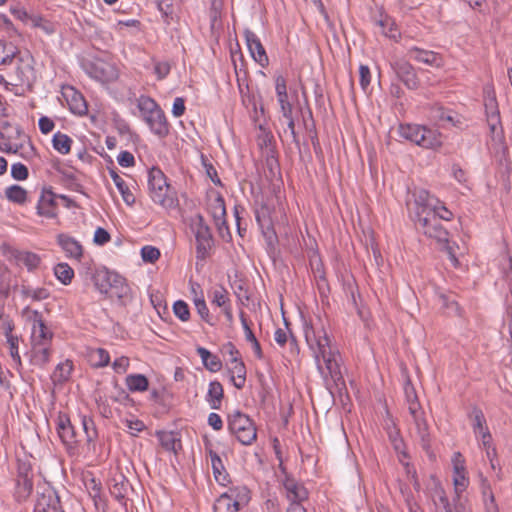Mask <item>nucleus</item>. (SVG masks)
Listing matches in <instances>:
<instances>
[{
    "instance_id": "obj_31",
    "label": "nucleus",
    "mask_w": 512,
    "mask_h": 512,
    "mask_svg": "<svg viewBox=\"0 0 512 512\" xmlns=\"http://www.w3.org/2000/svg\"><path fill=\"white\" fill-rule=\"evenodd\" d=\"M14 289H18L24 300L31 299L32 301L39 302L50 297V291L45 287L34 288L29 284L22 283L19 287L15 286Z\"/></svg>"
},
{
    "instance_id": "obj_4",
    "label": "nucleus",
    "mask_w": 512,
    "mask_h": 512,
    "mask_svg": "<svg viewBox=\"0 0 512 512\" xmlns=\"http://www.w3.org/2000/svg\"><path fill=\"white\" fill-rule=\"evenodd\" d=\"M229 432L245 446L252 445L257 439V428L254 421L246 414L235 410L228 414Z\"/></svg>"
},
{
    "instance_id": "obj_34",
    "label": "nucleus",
    "mask_w": 512,
    "mask_h": 512,
    "mask_svg": "<svg viewBox=\"0 0 512 512\" xmlns=\"http://www.w3.org/2000/svg\"><path fill=\"white\" fill-rule=\"evenodd\" d=\"M375 24L381 28V32L384 36L393 40H397L400 37L396 23L389 15L380 12L379 18L375 19Z\"/></svg>"
},
{
    "instance_id": "obj_29",
    "label": "nucleus",
    "mask_w": 512,
    "mask_h": 512,
    "mask_svg": "<svg viewBox=\"0 0 512 512\" xmlns=\"http://www.w3.org/2000/svg\"><path fill=\"white\" fill-rule=\"evenodd\" d=\"M32 320H33V342L35 340H38L40 342H44L49 345V342L51 341L53 337V333L49 330V328L46 326L42 314L34 310L32 312Z\"/></svg>"
},
{
    "instance_id": "obj_44",
    "label": "nucleus",
    "mask_w": 512,
    "mask_h": 512,
    "mask_svg": "<svg viewBox=\"0 0 512 512\" xmlns=\"http://www.w3.org/2000/svg\"><path fill=\"white\" fill-rule=\"evenodd\" d=\"M33 491V478L16 479L14 497L17 502L26 501Z\"/></svg>"
},
{
    "instance_id": "obj_8",
    "label": "nucleus",
    "mask_w": 512,
    "mask_h": 512,
    "mask_svg": "<svg viewBox=\"0 0 512 512\" xmlns=\"http://www.w3.org/2000/svg\"><path fill=\"white\" fill-rule=\"evenodd\" d=\"M85 72L91 77L102 83L114 81L118 77L116 68L103 60L85 61L82 64Z\"/></svg>"
},
{
    "instance_id": "obj_57",
    "label": "nucleus",
    "mask_w": 512,
    "mask_h": 512,
    "mask_svg": "<svg viewBox=\"0 0 512 512\" xmlns=\"http://www.w3.org/2000/svg\"><path fill=\"white\" fill-rule=\"evenodd\" d=\"M157 8L161 12L164 21L170 24L173 19L174 8L171 0H156Z\"/></svg>"
},
{
    "instance_id": "obj_47",
    "label": "nucleus",
    "mask_w": 512,
    "mask_h": 512,
    "mask_svg": "<svg viewBox=\"0 0 512 512\" xmlns=\"http://www.w3.org/2000/svg\"><path fill=\"white\" fill-rule=\"evenodd\" d=\"M125 382L131 392H144L149 387V381L143 374H130L126 377Z\"/></svg>"
},
{
    "instance_id": "obj_12",
    "label": "nucleus",
    "mask_w": 512,
    "mask_h": 512,
    "mask_svg": "<svg viewBox=\"0 0 512 512\" xmlns=\"http://www.w3.org/2000/svg\"><path fill=\"white\" fill-rule=\"evenodd\" d=\"M280 468L285 474L282 484L286 491L287 499L290 503L302 504V502L306 501L309 497L308 490L303 484L298 483L291 475L287 474L282 465H280Z\"/></svg>"
},
{
    "instance_id": "obj_21",
    "label": "nucleus",
    "mask_w": 512,
    "mask_h": 512,
    "mask_svg": "<svg viewBox=\"0 0 512 512\" xmlns=\"http://www.w3.org/2000/svg\"><path fill=\"white\" fill-rule=\"evenodd\" d=\"M414 205H415V218H419V214H429L434 207L435 203H439V200L425 189H415L413 192Z\"/></svg>"
},
{
    "instance_id": "obj_14",
    "label": "nucleus",
    "mask_w": 512,
    "mask_h": 512,
    "mask_svg": "<svg viewBox=\"0 0 512 512\" xmlns=\"http://www.w3.org/2000/svg\"><path fill=\"white\" fill-rule=\"evenodd\" d=\"M320 357L323 359L327 372L333 382L338 384V382L343 381V376L340 370V364L338 362V354L331 350V348H325L320 353H315V360L317 362L318 367L320 366Z\"/></svg>"
},
{
    "instance_id": "obj_28",
    "label": "nucleus",
    "mask_w": 512,
    "mask_h": 512,
    "mask_svg": "<svg viewBox=\"0 0 512 512\" xmlns=\"http://www.w3.org/2000/svg\"><path fill=\"white\" fill-rule=\"evenodd\" d=\"M237 489H230L229 492L221 494L214 503V512H238L240 500L234 498Z\"/></svg>"
},
{
    "instance_id": "obj_53",
    "label": "nucleus",
    "mask_w": 512,
    "mask_h": 512,
    "mask_svg": "<svg viewBox=\"0 0 512 512\" xmlns=\"http://www.w3.org/2000/svg\"><path fill=\"white\" fill-rule=\"evenodd\" d=\"M473 418V430L476 435L489 431L486 426V419L481 409L474 407L471 412Z\"/></svg>"
},
{
    "instance_id": "obj_52",
    "label": "nucleus",
    "mask_w": 512,
    "mask_h": 512,
    "mask_svg": "<svg viewBox=\"0 0 512 512\" xmlns=\"http://www.w3.org/2000/svg\"><path fill=\"white\" fill-rule=\"evenodd\" d=\"M54 274L62 284L68 285L74 277V270L67 263H59L54 268Z\"/></svg>"
},
{
    "instance_id": "obj_25",
    "label": "nucleus",
    "mask_w": 512,
    "mask_h": 512,
    "mask_svg": "<svg viewBox=\"0 0 512 512\" xmlns=\"http://www.w3.org/2000/svg\"><path fill=\"white\" fill-rule=\"evenodd\" d=\"M408 55L413 60L429 66L441 67L443 65L442 57L434 51L424 50L414 46L408 50Z\"/></svg>"
},
{
    "instance_id": "obj_45",
    "label": "nucleus",
    "mask_w": 512,
    "mask_h": 512,
    "mask_svg": "<svg viewBox=\"0 0 512 512\" xmlns=\"http://www.w3.org/2000/svg\"><path fill=\"white\" fill-rule=\"evenodd\" d=\"M485 109L488 124L491 130L494 132L497 128V125L500 123V114L497 107V101L494 95L486 99Z\"/></svg>"
},
{
    "instance_id": "obj_60",
    "label": "nucleus",
    "mask_w": 512,
    "mask_h": 512,
    "mask_svg": "<svg viewBox=\"0 0 512 512\" xmlns=\"http://www.w3.org/2000/svg\"><path fill=\"white\" fill-rule=\"evenodd\" d=\"M212 303L222 308L228 306V292L223 286H219L213 291Z\"/></svg>"
},
{
    "instance_id": "obj_59",
    "label": "nucleus",
    "mask_w": 512,
    "mask_h": 512,
    "mask_svg": "<svg viewBox=\"0 0 512 512\" xmlns=\"http://www.w3.org/2000/svg\"><path fill=\"white\" fill-rule=\"evenodd\" d=\"M201 161L205 168V172H206L207 176L211 179V181L215 185L221 186L222 182H221L220 178L218 177L217 170L214 167V165L203 154L201 155Z\"/></svg>"
},
{
    "instance_id": "obj_38",
    "label": "nucleus",
    "mask_w": 512,
    "mask_h": 512,
    "mask_svg": "<svg viewBox=\"0 0 512 512\" xmlns=\"http://www.w3.org/2000/svg\"><path fill=\"white\" fill-rule=\"evenodd\" d=\"M196 351L208 371L215 373L222 369V361L217 355L212 354L204 347H197Z\"/></svg>"
},
{
    "instance_id": "obj_36",
    "label": "nucleus",
    "mask_w": 512,
    "mask_h": 512,
    "mask_svg": "<svg viewBox=\"0 0 512 512\" xmlns=\"http://www.w3.org/2000/svg\"><path fill=\"white\" fill-rule=\"evenodd\" d=\"M161 446L166 451H173L175 454L178 453L179 450L182 449L181 439L178 437L177 433L172 431H158L156 433Z\"/></svg>"
},
{
    "instance_id": "obj_2",
    "label": "nucleus",
    "mask_w": 512,
    "mask_h": 512,
    "mask_svg": "<svg viewBox=\"0 0 512 512\" xmlns=\"http://www.w3.org/2000/svg\"><path fill=\"white\" fill-rule=\"evenodd\" d=\"M399 135L425 149H437L442 146V135L439 131L423 125L400 124Z\"/></svg>"
},
{
    "instance_id": "obj_17",
    "label": "nucleus",
    "mask_w": 512,
    "mask_h": 512,
    "mask_svg": "<svg viewBox=\"0 0 512 512\" xmlns=\"http://www.w3.org/2000/svg\"><path fill=\"white\" fill-rule=\"evenodd\" d=\"M453 462V482L457 497L467 488L469 479L465 467V460L460 452H456L452 459Z\"/></svg>"
},
{
    "instance_id": "obj_63",
    "label": "nucleus",
    "mask_w": 512,
    "mask_h": 512,
    "mask_svg": "<svg viewBox=\"0 0 512 512\" xmlns=\"http://www.w3.org/2000/svg\"><path fill=\"white\" fill-rule=\"evenodd\" d=\"M194 304L202 320H204L207 323H210L209 309L206 305L203 295H201L200 297H194Z\"/></svg>"
},
{
    "instance_id": "obj_27",
    "label": "nucleus",
    "mask_w": 512,
    "mask_h": 512,
    "mask_svg": "<svg viewBox=\"0 0 512 512\" xmlns=\"http://www.w3.org/2000/svg\"><path fill=\"white\" fill-rule=\"evenodd\" d=\"M106 297L111 299L116 297L119 305L126 306L132 299L131 288L126 279L120 275Z\"/></svg>"
},
{
    "instance_id": "obj_15",
    "label": "nucleus",
    "mask_w": 512,
    "mask_h": 512,
    "mask_svg": "<svg viewBox=\"0 0 512 512\" xmlns=\"http://www.w3.org/2000/svg\"><path fill=\"white\" fill-rule=\"evenodd\" d=\"M34 512H64L58 493L52 488H46L38 496Z\"/></svg>"
},
{
    "instance_id": "obj_6",
    "label": "nucleus",
    "mask_w": 512,
    "mask_h": 512,
    "mask_svg": "<svg viewBox=\"0 0 512 512\" xmlns=\"http://www.w3.org/2000/svg\"><path fill=\"white\" fill-rule=\"evenodd\" d=\"M408 410L413 418L420 446L430 459H435V454L432 450V437L429 431V425L424 416V411L421 410L420 404L417 402H412Z\"/></svg>"
},
{
    "instance_id": "obj_43",
    "label": "nucleus",
    "mask_w": 512,
    "mask_h": 512,
    "mask_svg": "<svg viewBox=\"0 0 512 512\" xmlns=\"http://www.w3.org/2000/svg\"><path fill=\"white\" fill-rule=\"evenodd\" d=\"M240 320L245 332V339L251 343L255 356L258 359H263L264 355L261 345L257 338L255 337L253 331L251 330L250 325L246 319L245 313L243 311H241L240 313Z\"/></svg>"
},
{
    "instance_id": "obj_40",
    "label": "nucleus",
    "mask_w": 512,
    "mask_h": 512,
    "mask_svg": "<svg viewBox=\"0 0 512 512\" xmlns=\"http://www.w3.org/2000/svg\"><path fill=\"white\" fill-rule=\"evenodd\" d=\"M481 492L485 512H500L498 504L496 503L495 500L494 493L491 489L490 483L486 478L481 479Z\"/></svg>"
},
{
    "instance_id": "obj_62",
    "label": "nucleus",
    "mask_w": 512,
    "mask_h": 512,
    "mask_svg": "<svg viewBox=\"0 0 512 512\" xmlns=\"http://www.w3.org/2000/svg\"><path fill=\"white\" fill-rule=\"evenodd\" d=\"M141 257L144 262L154 263L159 259L160 251L154 246L146 245L141 249Z\"/></svg>"
},
{
    "instance_id": "obj_7",
    "label": "nucleus",
    "mask_w": 512,
    "mask_h": 512,
    "mask_svg": "<svg viewBox=\"0 0 512 512\" xmlns=\"http://www.w3.org/2000/svg\"><path fill=\"white\" fill-rule=\"evenodd\" d=\"M148 186L152 200L162 206H171L173 198L169 196L170 186L165 174L157 167H152L148 173Z\"/></svg>"
},
{
    "instance_id": "obj_33",
    "label": "nucleus",
    "mask_w": 512,
    "mask_h": 512,
    "mask_svg": "<svg viewBox=\"0 0 512 512\" xmlns=\"http://www.w3.org/2000/svg\"><path fill=\"white\" fill-rule=\"evenodd\" d=\"M231 381L237 389H242L246 382V366L241 358H231Z\"/></svg>"
},
{
    "instance_id": "obj_39",
    "label": "nucleus",
    "mask_w": 512,
    "mask_h": 512,
    "mask_svg": "<svg viewBox=\"0 0 512 512\" xmlns=\"http://www.w3.org/2000/svg\"><path fill=\"white\" fill-rule=\"evenodd\" d=\"M392 424H393V429L388 431L389 440L391 441L394 450L399 455V461L404 466L409 467V463H404L403 462V459H408L409 458V454L404 449V447H405L404 441H403V439L400 436V431L396 428L394 423H392Z\"/></svg>"
},
{
    "instance_id": "obj_5",
    "label": "nucleus",
    "mask_w": 512,
    "mask_h": 512,
    "mask_svg": "<svg viewBox=\"0 0 512 512\" xmlns=\"http://www.w3.org/2000/svg\"><path fill=\"white\" fill-rule=\"evenodd\" d=\"M191 229L195 235L196 258L197 260L204 261L209 257L210 250L214 244L211 229L201 214H197L192 219Z\"/></svg>"
},
{
    "instance_id": "obj_1",
    "label": "nucleus",
    "mask_w": 512,
    "mask_h": 512,
    "mask_svg": "<svg viewBox=\"0 0 512 512\" xmlns=\"http://www.w3.org/2000/svg\"><path fill=\"white\" fill-rule=\"evenodd\" d=\"M137 107L143 120L150 130L160 138H165L170 132V125L164 111L158 103L149 96H140L137 100Z\"/></svg>"
},
{
    "instance_id": "obj_51",
    "label": "nucleus",
    "mask_w": 512,
    "mask_h": 512,
    "mask_svg": "<svg viewBox=\"0 0 512 512\" xmlns=\"http://www.w3.org/2000/svg\"><path fill=\"white\" fill-rule=\"evenodd\" d=\"M89 359L92 366L100 368L109 364L110 355L107 350L103 348H97L90 352Z\"/></svg>"
},
{
    "instance_id": "obj_58",
    "label": "nucleus",
    "mask_w": 512,
    "mask_h": 512,
    "mask_svg": "<svg viewBox=\"0 0 512 512\" xmlns=\"http://www.w3.org/2000/svg\"><path fill=\"white\" fill-rule=\"evenodd\" d=\"M154 63V74L157 77V80H164L171 71V64L168 61H156L153 59Z\"/></svg>"
},
{
    "instance_id": "obj_13",
    "label": "nucleus",
    "mask_w": 512,
    "mask_h": 512,
    "mask_svg": "<svg viewBox=\"0 0 512 512\" xmlns=\"http://www.w3.org/2000/svg\"><path fill=\"white\" fill-rule=\"evenodd\" d=\"M120 275L114 271H110L105 267L97 268L90 273V279L96 290L103 295H108L113 284Z\"/></svg>"
},
{
    "instance_id": "obj_49",
    "label": "nucleus",
    "mask_w": 512,
    "mask_h": 512,
    "mask_svg": "<svg viewBox=\"0 0 512 512\" xmlns=\"http://www.w3.org/2000/svg\"><path fill=\"white\" fill-rule=\"evenodd\" d=\"M52 143L55 150L65 155L71 150L72 139L64 133L57 132L53 136Z\"/></svg>"
},
{
    "instance_id": "obj_50",
    "label": "nucleus",
    "mask_w": 512,
    "mask_h": 512,
    "mask_svg": "<svg viewBox=\"0 0 512 512\" xmlns=\"http://www.w3.org/2000/svg\"><path fill=\"white\" fill-rule=\"evenodd\" d=\"M5 195L9 201L17 204H24L27 200V191L19 185L6 188Z\"/></svg>"
},
{
    "instance_id": "obj_61",
    "label": "nucleus",
    "mask_w": 512,
    "mask_h": 512,
    "mask_svg": "<svg viewBox=\"0 0 512 512\" xmlns=\"http://www.w3.org/2000/svg\"><path fill=\"white\" fill-rule=\"evenodd\" d=\"M174 314L183 322L190 319V310L186 302L178 300L173 305Z\"/></svg>"
},
{
    "instance_id": "obj_24",
    "label": "nucleus",
    "mask_w": 512,
    "mask_h": 512,
    "mask_svg": "<svg viewBox=\"0 0 512 512\" xmlns=\"http://www.w3.org/2000/svg\"><path fill=\"white\" fill-rule=\"evenodd\" d=\"M305 339L311 349L317 348L314 354L320 353L330 346V339L327 333L323 329L317 332L313 326L305 327Z\"/></svg>"
},
{
    "instance_id": "obj_22",
    "label": "nucleus",
    "mask_w": 512,
    "mask_h": 512,
    "mask_svg": "<svg viewBox=\"0 0 512 512\" xmlns=\"http://www.w3.org/2000/svg\"><path fill=\"white\" fill-rule=\"evenodd\" d=\"M37 214L46 218H55L57 216V203L54 193L46 188L42 189L37 203Z\"/></svg>"
},
{
    "instance_id": "obj_10",
    "label": "nucleus",
    "mask_w": 512,
    "mask_h": 512,
    "mask_svg": "<svg viewBox=\"0 0 512 512\" xmlns=\"http://www.w3.org/2000/svg\"><path fill=\"white\" fill-rule=\"evenodd\" d=\"M56 429L62 443L66 446L70 452L74 450L78 443V434L72 425L69 416L65 413L60 412L56 421Z\"/></svg>"
},
{
    "instance_id": "obj_42",
    "label": "nucleus",
    "mask_w": 512,
    "mask_h": 512,
    "mask_svg": "<svg viewBox=\"0 0 512 512\" xmlns=\"http://www.w3.org/2000/svg\"><path fill=\"white\" fill-rule=\"evenodd\" d=\"M19 62L16 67V85H29L33 75V67L30 63L24 62L23 58L16 54V58Z\"/></svg>"
},
{
    "instance_id": "obj_23",
    "label": "nucleus",
    "mask_w": 512,
    "mask_h": 512,
    "mask_svg": "<svg viewBox=\"0 0 512 512\" xmlns=\"http://www.w3.org/2000/svg\"><path fill=\"white\" fill-rule=\"evenodd\" d=\"M57 244L62 248L68 258L78 261L83 256V246L78 240L66 233H60L56 237Z\"/></svg>"
},
{
    "instance_id": "obj_32",
    "label": "nucleus",
    "mask_w": 512,
    "mask_h": 512,
    "mask_svg": "<svg viewBox=\"0 0 512 512\" xmlns=\"http://www.w3.org/2000/svg\"><path fill=\"white\" fill-rule=\"evenodd\" d=\"M66 100L70 111L73 114L84 116L87 114L88 105L84 96L76 91L74 88H70V94H66Z\"/></svg>"
},
{
    "instance_id": "obj_30",
    "label": "nucleus",
    "mask_w": 512,
    "mask_h": 512,
    "mask_svg": "<svg viewBox=\"0 0 512 512\" xmlns=\"http://www.w3.org/2000/svg\"><path fill=\"white\" fill-rule=\"evenodd\" d=\"M12 256L16 261L17 265H23L29 272H33L39 268L42 263L41 257L30 251L25 250H14Z\"/></svg>"
},
{
    "instance_id": "obj_64",
    "label": "nucleus",
    "mask_w": 512,
    "mask_h": 512,
    "mask_svg": "<svg viewBox=\"0 0 512 512\" xmlns=\"http://www.w3.org/2000/svg\"><path fill=\"white\" fill-rule=\"evenodd\" d=\"M11 176L15 180H26L29 176L28 168L22 163H15L11 167Z\"/></svg>"
},
{
    "instance_id": "obj_55",
    "label": "nucleus",
    "mask_w": 512,
    "mask_h": 512,
    "mask_svg": "<svg viewBox=\"0 0 512 512\" xmlns=\"http://www.w3.org/2000/svg\"><path fill=\"white\" fill-rule=\"evenodd\" d=\"M19 51L12 44L0 42V65L12 63Z\"/></svg>"
},
{
    "instance_id": "obj_54",
    "label": "nucleus",
    "mask_w": 512,
    "mask_h": 512,
    "mask_svg": "<svg viewBox=\"0 0 512 512\" xmlns=\"http://www.w3.org/2000/svg\"><path fill=\"white\" fill-rule=\"evenodd\" d=\"M81 424L83 431L86 435V441L88 444L93 443L98 437V432L95 426V422L92 418L87 416H82Z\"/></svg>"
},
{
    "instance_id": "obj_9",
    "label": "nucleus",
    "mask_w": 512,
    "mask_h": 512,
    "mask_svg": "<svg viewBox=\"0 0 512 512\" xmlns=\"http://www.w3.org/2000/svg\"><path fill=\"white\" fill-rule=\"evenodd\" d=\"M429 117L441 127L448 125L461 128L463 125V118L457 112L444 107L440 103H434L429 108Z\"/></svg>"
},
{
    "instance_id": "obj_16",
    "label": "nucleus",
    "mask_w": 512,
    "mask_h": 512,
    "mask_svg": "<svg viewBox=\"0 0 512 512\" xmlns=\"http://www.w3.org/2000/svg\"><path fill=\"white\" fill-rule=\"evenodd\" d=\"M244 37L249 52L255 62L263 68L268 66L269 59L259 37L249 29L244 30Z\"/></svg>"
},
{
    "instance_id": "obj_11",
    "label": "nucleus",
    "mask_w": 512,
    "mask_h": 512,
    "mask_svg": "<svg viewBox=\"0 0 512 512\" xmlns=\"http://www.w3.org/2000/svg\"><path fill=\"white\" fill-rule=\"evenodd\" d=\"M391 68L397 78L410 90H416L420 86V80L415 68L406 60H396L391 63Z\"/></svg>"
},
{
    "instance_id": "obj_37",
    "label": "nucleus",
    "mask_w": 512,
    "mask_h": 512,
    "mask_svg": "<svg viewBox=\"0 0 512 512\" xmlns=\"http://www.w3.org/2000/svg\"><path fill=\"white\" fill-rule=\"evenodd\" d=\"M436 512H466L461 503H451L443 490L436 491Z\"/></svg>"
},
{
    "instance_id": "obj_41",
    "label": "nucleus",
    "mask_w": 512,
    "mask_h": 512,
    "mask_svg": "<svg viewBox=\"0 0 512 512\" xmlns=\"http://www.w3.org/2000/svg\"><path fill=\"white\" fill-rule=\"evenodd\" d=\"M109 174L113 179V182L115 183L117 189L119 190L123 198V201L129 206L133 205L135 203V196L130 191L126 182L118 175L114 168L109 169Z\"/></svg>"
},
{
    "instance_id": "obj_46",
    "label": "nucleus",
    "mask_w": 512,
    "mask_h": 512,
    "mask_svg": "<svg viewBox=\"0 0 512 512\" xmlns=\"http://www.w3.org/2000/svg\"><path fill=\"white\" fill-rule=\"evenodd\" d=\"M210 211L215 224L218 226V229L221 230L220 221L222 224H226L225 201L221 195H218L210 204Z\"/></svg>"
},
{
    "instance_id": "obj_35",
    "label": "nucleus",
    "mask_w": 512,
    "mask_h": 512,
    "mask_svg": "<svg viewBox=\"0 0 512 512\" xmlns=\"http://www.w3.org/2000/svg\"><path fill=\"white\" fill-rule=\"evenodd\" d=\"M224 398L223 385L215 380L209 383L208 392L206 394V401L211 409L218 410L221 408L222 400Z\"/></svg>"
},
{
    "instance_id": "obj_48",
    "label": "nucleus",
    "mask_w": 512,
    "mask_h": 512,
    "mask_svg": "<svg viewBox=\"0 0 512 512\" xmlns=\"http://www.w3.org/2000/svg\"><path fill=\"white\" fill-rule=\"evenodd\" d=\"M72 369L73 365L70 360H66L63 363L58 364L51 376L53 383L61 384L66 382L71 375Z\"/></svg>"
},
{
    "instance_id": "obj_18",
    "label": "nucleus",
    "mask_w": 512,
    "mask_h": 512,
    "mask_svg": "<svg viewBox=\"0 0 512 512\" xmlns=\"http://www.w3.org/2000/svg\"><path fill=\"white\" fill-rule=\"evenodd\" d=\"M131 492H133V487L123 474L117 475L112 478L110 485V494L122 506H127L129 494Z\"/></svg>"
},
{
    "instance_id": "obj_56",
    "label": "nucleus",
    "mask_w": 512,
    "mask_h": 512,
    "mask_svg": "<svg viewBox=\"0 0 512 512\" xmlns=\"http://www.w3.org/2000/svg\"><path fill=\"white\" fill-rule=\"evenodd\" d=\"M5 337L9 345L10 356L16 363V368L19 370V368L22 366V361L18 350V337L13 335L12 332L6 334Z\"/></svg>"
},
{
    "instance_id": "obj_19",
    "label": "nucleus",
    "mask_w": 512,
    "mask_h": 512,
    "mask_svg": "<svg viewBox=\"0 0 512 512\" xmlns=\"http://www.w3.org/2000/svg\"><path fill=\"white\" fill-rule=\"evenodd\" d=\"M205 451L211 459V467L216 482L222 486L230 483V476L227 472L221 457L212 449L211 443L205 444Z\"/></svg>"
},
{
    "instance_id": "obj_20",
    "label": "nucleus",
    "mask_w": 512,
    "mask_h": 512,
    "mask_svg": "<svg viewBox=\"0 0 512 512\" xmlns=\"http://www.w3.org/2000/svg\"><path fill=\"white\" fill-rule=\"evenodd\" d=\"M255 217L266 241L269 245H272L277 240V235L273 228L269 208L266 205H262L256 210Z\"/></svg>"
},
{
    "instance_id": "obj_3",
    "label": "nucleus",
    "mask_w": 512,
    "mask_h": 512,
    "mask_svg": "<svg viewBox=\"0 0 512 512\" xmlns=\"http://www.w3.org/2000/svg\"><path fill=\"white\" fill-rule=\"evenodd\" d=\"M415 224L419 230H421L427 237L435 239L439 243H446L445 249L448 253L449 259L452 264L456 267L459 264L455 253L448 245V231L443 227L441 221L436 217L435 213L429 212V214H419V218L414 219Z\"/></svg>"
},
{
    "instance_id": "obj_26",
    "label": "nucleus",
    "mask_w": 512,
    "mask_h": 512,
    "mask_svg": "<svg viewBox=\"0 0 512 512\" xmlns=\"http://www.w3.org/2000/svg\"><path fill=\"white\" fill-rule=\"evenodd\" d=\"M51 349L44 342L35 340L30 351V363L43 368L50 361Z\"/></svg>"
}]
</instances>
